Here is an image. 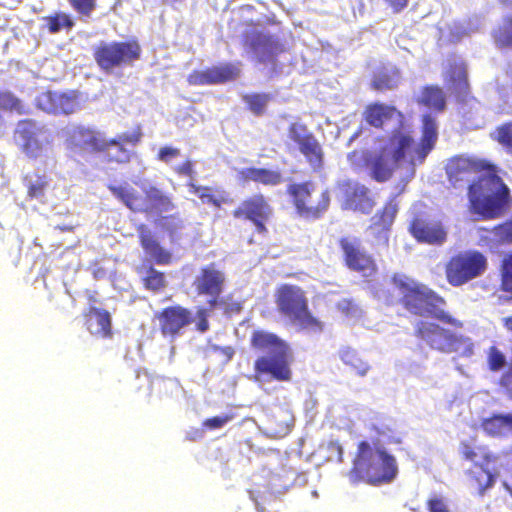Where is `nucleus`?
Wrapping results in <instances>:
<instances>
[{
	"mask_svg": "<svg viewBox=\"0 0 512 512\" xmlns=\"http://www.w3.org/2000/svg\"><path fill=\"white\" fill-rule=\"evenodd\" d=\"M422 122L423 136L420 144H416L401 126L379 154L355 151L348 156L350 162L356 164L363 160L368 166L370 176L378 182L387 181L394 172L402 185L400 191H403L406 184L414 178L416 166L424 162L438 138L435 119L424 115Z\"/></svg>",
	"mask_w": 512,
	"mask_h": 512,
	"instance_id": "1",
	"label": "nucleus"
},
{
	"mask_svg": "<svg viewBox=\"0 0 512 512\" xmlns=\"http://www.w3.org/2000/svg\"><path fill=\"white\" fill-rule=\"evenodd\" d=\"M446 172L454 185L473 182L469 184L471 208L484 218L498 217L510 201L509 189L498 176L496 167L485 161L455 157L448 162Z\"/></svg>",
	"mask_w": 512,
	"mask_h": 512,
	"instance_id": "2",
	"label": "nucleus"
},
{
	"mask_svg": "<svg viewBox=\"0 0 512 512\" xmlns=\"http://www.w3.org/2000/svg\"><path fill=\"white\" fill-rule=\"evenodd\" d=\"M393 282L402 294L403 304L409 312L420 316L432 315L437 320L454 327L462 326L459 320L444 311V300L427 286L404 274H396Z\"/></svg>",
	"mask_w": 512,
	"mask_h": 512,
	"instance_id": "3",
	"label": "nucleus"
},
{
	"mask_svg": "<svg viewBox=\"0 0 512 512\" xmlns=\"http://www.w3.org/2000/svg\"><path fill=\"white\" fill-rule=\"evenodd\" d=\"M352 483L380 486L393 482L398 475L396 459L386 450H357L349 471Z\"/></svg>",
	"mask_w": 512,
	"mask_h": 512,
	"instance_id": "4",
	"label": "nucleus"
},
{
	"mask_svg": "<svg viewBox=\"0 0 512 512\" xmlns=\"http://www.w3.org/2000/svg\"><path fill=\"white\" fill-rule=\"evenodd\" d=\"M252 346L264 355L255 361V369L261 374H269L279 381H287L291 377L288 361V346L277 335L259 330L251 338Z\"/></svg>",
	"mask_w": 512,
	"mask_h": 512,
	"instance_id": "5",
	"label": "nucleus"
},
{
	"mask_svg": "<svg viewBox=\"0 0 512 512\" xmlns=\"http://www.w3.org/2000/svg\"><path fill=\"white\" fill-rule=\"evenodd\" d=\"M14 142L29 159L46 162L54 159V137L43 124L33 120L18 122L14 131Z\"/></svg>",
	"mask_w": 512,
	"mask_h": 512,
	"instance_id": "6",
	"label": "nucleus"
},
{
	"mask_svg": "<svg viewBox=\"0 0 512 512\" xmlns=\"http://www.w3.org/2000/svg\"><path fill=\"white\" fill-rule=\"evenodd\" d=\"M277 306L295 326L310 332H320L321 323L308 311L303 291L292 285L282 286L277 293Z\"/></svg>",
	"mask_w": 512,
	"mask_h": 512,
	"instance_id": "7",
	"label": "nucleus"
},
{
	"mask_svg": "<svg viewBox=\"0 0 512 512\" xmlns=\"http://www.w3.org/2000/svg\"><path fill=\"white\" fill-rule=\"evenodd\" d=\"M141 47L136 40L100 42L94 48L97 65L106 73L115 69L132 66L140 58Z\"/></svg>",
	"mask_w": 512,
	"mask_h": 512,
	"instance_id": "8",
	"label": "nucleus"
},
{
	"mask_svg": "<svg viewBox=\"0 0 512 512\" xmlns=\"http://www.w3.org/2000/svg\"><path fill=\"white\" fill-rule=\"evenodd\" d=\"M109 189L116 198L121 200L132 211L152 213L155 210L161 214L170 212L173 209L170 199L155 187H151L146 191L148 203H145L137 196L135 190L129 186H110Z\"/></svg>",
	"mask_w": 512,
	"mask_h": 512,
	"instance_id": "9",
	"label": "nucleus"
},
{
	"mask_svg": "<svg viewBox=\"0 0 512 512\" xmlns=\"http://www.w3.org/2000/svg\"><path fill=\"white\" fill-rule=\"evenodd\" d=\"M487 261L477 251H466L454 256L448 263L447 279L453 286H461L480 276L486 269Z\"/></svg>",
	"mask_w": 512,
	"mask_h": 512,
	"instance_id": "10",
	"label": "nucleus"
},
{
	"mask_svg": "<svg viewBox=\"0 0 512 512\" xmlns=\"http://www.w3.org/2000/svg\"><path fill=\"white\" fill-rule=\"evenodd\" d=\"M313 191L314 185L311 182L291 184L288 188L298 213L303 217H318L321 212L328 208L330 202L328 192L323 191L320 195V200L315 203L311 198Z\"/></svg>",
	"mask_w": 512,
	"mask_h": 512,
	"instance_id": "11",
	"label": "nucleus"
},
{
	"mask_svg": "<svg viewBox=\"0 0 512 512\" xmlns=\"http://www.w3.org/2000/svg\"><path fill=\"white\" fill-rule=\"evenodd\" d=\"M288 138L297 145L299 151L305 156L314 170L322 167V148L304 124L292 123L288 130Z\"/></svg>",
	"mask_w": 512,
	"mask_h": 512,
	"instance_id": "12",
	"label": "nucleus"
},
{
	"mask_svg": "<svg viewBox=\"0 0 512 512\" xmlns=\"http://www.w3.org/2000/svg\"><path fill=\"white\" fill-rule=\"evenodd\" d=\"M225 275L213 265L202 268L196 275L193 286L199 295H206L211 309L218 303V298L223 291Z\"/></svg>",
	"mask_w": 512,
	"mask_h": 512,
	"instance_id": "13",
	"label": "nucleus"
},
{
	"mask_svg": "<svg viewBox=\"0 0 512 512\" xmlns=\"http://www.w3.org/2000/svg\"><path fill=\"white\" fill-rule=\"evenodd\" d=\"M245 50L259 62L272 60L279 50L278 43L258 28H251L245 35Z\"/></svg>",
	"mask_w": 512,
	"mask_h": 512,
	"instance_id": "14",
	"label": "nucleus"
},
{
	"mask_svg": "<svg viewBox=\"0 0 512 512\" xmlns=\"http://www.w3.org/2000/svg\"><path fill=\"white\" fill-rule=\"evenodd\" d=\"M341 247L344 252L347 266L360 272L364 277L372 276L376 271L374 260L362 248L356 239L341 240Z\"/></svg>",
	"mask_w": 512,
	"mask_h": 512,
	"instance_id": "15",
	"label": "nucleus"
},
{
	"mask_svg": "<svg viewBox=\"0 0 512 512\" xmlns=\"http://www.w3.org/2000/svg\"><path fill=\"white\" fill-rule=\"evenodd\" d=\"M64 133L68 145L76 148L101 150L106 144V139L100 133L83 126L68 125Z\"/></svg>",
	"mask_w": 512,
	"mask_h": 512,
	"instance_id": "16",
	"label": "nucleus"
},
{
	"mask_svg": "<svg viewBox=\"0 0 512 512\" xmlns=\"http://www.w3.org/2000/svg\"><path fill=\"white\" fill-rule=\"evenodd\" d=\"M418 336L432 349L449 353L452 334L439 325L430 321H421L417 325Z\"/></svg>",
	"mask_w": 512,
	"mask_h": 512,
	"instance_id": "17",
	"label": "nucleus"
},
{
	"mask_svg": "<svg viewBox=\"0 0 512 512\" xmlns=\"http://www.w3.org/2000/svg\"><path fill=\"white\" fill-rule=\"evenodd\" d=\"M239 69L233 64H223L203 71H194L188 77L191 85L219 84L237 77Z\"/></svg>",
	"mask_w": 512,
	"mask_h": 512,
	"instance_id": "18",
	"label": "nucleus"
},
{
	"mask_svg": "<svg viewBox=\"0 0 512 512\" xmlns=\"http://www.w3.org/2000/svg\"><path fill=\"white\" fill-rule=\"evenodd\" d=\"M162 334L174 338L191 322V313L182 307H169L158 316Z\"/></svg>",
	"mask_w": 512,
	"mask_h": 512,
	"instance_id": "19",
	"label": "nucleus"
},
{
	"mask_svg": "<svg viewBox=\"0 0 512 512\" xmlns=\"http://www.w3.org/2000/svg\"><path fill=\"white\" fill-rule=\"evenodd\" d=\"M365 119L374 127L395 128L401 126L403 116L392 106L376 103L367 107Z\"/></svg>",
	"mask_w": 512,
	"mask_h": 512,
	"instance_id": "20",
	"label": "nucleus"
},
{
	"mask_svg": "<svg viewBox=\"0 0 512 512\" xmlns=\"http://www.w3.org/2000/svg\"><path fill=\"white\" fill-rule=\"evenodd\" d=\"M269 214L270 207L265 202L263 196H255L244 201L234 212V216L237 218L245 217L251 220L259 232L265 230L264 221L268 218Z\"/></svg>",
	"mask_w": 512,
	"mask_h": 512,
	"instance_id": "21",
	"label": "nucleus"
},
{
	"mask_svg": "<svg viewBox=\"0 0 512 512\" xmlns=\"http://www.w3.org/2000/svg\"><path fill=\"white\" fill-rule=\"evenodd\" d=\"M346 198V207L361 213L371 212L374 202L369 195V190L357 182L348 181L342 185Z\"/></svg>",
	"mask_w": 512,
	"mask_h": 512,
	"instance_id": "22",
	"label": "nucleus"
},
{
	"mask_svg": "<svg viewBox=\"0 0 512 512\" xmlns=\"http://www.w3.org/2000/svg\"><path fill=\"white\" fill-rule=\"evenodd\" d=\"M410 232L419 241L428 244H442L447 232L439 222L415 220L410 226Z\"/></svg>",
	"mask_w": 512,
	"mask_h": 512,
	"instance_id": "23",
	"label": "nucleus"
},
{
	"mask_svg": "<svg viewBox=\"0 0 512 512\" xmlns=\"http://www.w3.org/2000/svg\"><path fill=\"white\" fill-rule=\"evenodd\" d=\"M480 20L475 17L469 20L453 21L446 24L445 27H440V41L458 42L463 37L470 35L480 29Z\"/></svg>",
	"mask_w": 512,
	"mask_h": 512,
	"instance_id": "24",
	"label": "nucleus"
},
{
	"mask_svg": "<svg viewBox=\"0 0 512 512\" xmlns=\"http://www.w3.org/2000/svg\"><path fill=\"white\" fill-rule=\"evenodd\" d=\"M139 134H122L116 139L106 140L105 147L102 150H106L110 160L118 163H123L129 160L130 151L125 148V144L134 145L139 141Z\"/></svg>",
	"mask_w": 512,
	"mask_h": 512,
	"instance_id": "25",
	"label": "nucleus"
},
{
	"mask_svg": "<svg viewBox=\"0 0 512 512\" xmlns=\"http://www.w3.org/2000/svg\"><path fill=\"white\" fill-rule=\"evenodd\" d=\"M139 237L142 247L155 261L159 264H166L170 260V254L163 249L158 242L154 239L152 232L145 225H140L138 228Z\"/></svg>",
	"mask_w": 512,
	"mask_h": 512,
	"instance_id": "26",
	"label": "nucleus"
},
{
	"mask_svg": "<svg viewBox=\"0 0 512 512\" xmlns=\"http://www.w3.org/2000/svg\"><path fill=\"white\" fill-rule=\"evenodd\" d=\"M238 176L243 181H254L270 186L282 182V175L279 171L264 168H244L238 171Z\"/></svg>",
	"mask_w": 512,
	"mask_h": 512,
	"instance_id": "27",
	"label": "nucleus"
},
{
	"mask_svg": "<svg viewBox=\"0 0 512 512\" xmlns=\"http://www.w3.org/2000/svg\"><path fill=\"white\" fill-rule=\"evenodd\" d=\"M86 318L87 328L91 334L100 337L109 335L111 319L107 311L91 307Z\"/></svg>",
	"mask_w": 512,
	"mask_h": 512,
	"instance_id": "28",
	"label": "nucleus"
},
{
	"mask_svg": "<svg viewBox=\"0 0 512 512\" xmlns=\"http://www.w3.org/2000/svg\"><path fill=\"white\" fill-rule=\"evenodd\" d=\"M482 428L490 436H506L512 432V413L494 414L482 421Z\"/></svg>",
	"mask_w": 512,
	"mask_h": 512,
	"instance_id": "29",
	"label": "nucleus"
},
{
	"mask_svg": "<svg viewBox=\"0 0 512 512\" xmlns=\"http://www.w3.org/2000/svg\"><path fill=\"white\" fill-rule=\"evenodd\" d=\"M449 69L446 72V78L453 86V90L458 94L466 93L468 89L466 67L461 59L453 58L448 60Z\"/></svg>",
	"mask_w": 512,
	"mask_h": 512,
	"instance_id": "30",
	"label": "nucleus"
},
{
	"mask_svg": "<svg viewBox=\"0 0 512 512\" xmlns=\"http://www.w3.org/2000/svg\"><path fill=\"white\" fill-rule=\"evenodd\" d=\"M339 356L342 362L350 366L359 376H365L368 373L370 369L369 364L360 359L354 350L343 348L340 350Z\"/></svg>",
	"mask_w": 512,
	"mask_h": 512,
	"instance_id": "31",
	"label": "nucleus"
},
{
	"mask_svg": "<svg viewBox=\"0 0 512 512\" xmlns=\"http://www.w3.org/2000/svg\"><path fill=\"white\" fill-rule=\"evenodd\" d=\"M398 81V71L394 67H385L374 76L373 84L378 90L391 89Z\"/></svg>",
	"mask_w": 512,
	"mask_h": 512,
	"instance_id": "32",
	"label": "nucleus"
},
{
	"mask_svg": "<svg viewBox=\"0 0 512 512\" xmlns=\"http://www.w3.org/2000/svg\"><path fill=\"white\" fill-rule=\"evenodd\" d=\"M49 187L48 178L45 175H34L27 179L28 197L43 201L45 191Z\"/></svg>",
	"mask_w": 512,
	"mask_h": 512,
	"instance_id": "33",
	"label": "nucleus"
},
{
	"mask_svg": "<svg viewBox=\"0 0 512 512\" xmlns=\"http://www.w3.org/2000/svg\"><path fill=\"white\" fill-rule=\"evenodd\" d=\"M421 103L428 107L442 111L445 108V97L441 89L426 87L422 93Z\"/></svg>",
	"mask_w": 512,
	"mask_h": 512,
	"instance_id": "34",
	"label": "nucleus"
},
{
	"mask_svg": "<svg viewBox=\"0 0 512 512\" xmlns=\"http://www.w3.org/2000/svg\"><path fill=\"white\" fill-rule=\"evenodd\" d=\"M78 108V102L74 92H57L55 114H71Z\"/></svg>",
	"mask_w": 512,
	"mask_h": 512,
	"instance_id": "35",
	"label": "nucleus"
},
{
	"mask_svg": "<svg viewBox=\"0 0 512 512\" xmlns=\"http://www.w3.org/2000/svg\"><path fill=\"white\" fill-rule=\"evenodd\" d=\"M398 212V205L392 200L390 201L383 209V212L380 216V226L381 232L380 237L383 240V243L388 241L387 229L393 223V220Z\"/></svg>",
	"mask_w": 512,
	"mask_h": 512,
	"instance_id": "36",
	"label": "nucleus"
},
{
	"mask_svg": "<svg viewBox=\"0 0 512 512\" xmlns=\"http://www.w3.org/2000/svg\"><path fill=\"white\" fill-rule=\"evenodd\" d=\"M474 343L466 336L452 334L449 353L456 352L460 356L469 357L473 354Z\"/></svg>",
	"mask_w": 512,
	"mask_h": 512,
	"instance_id": "37",
	"label": "nucleus"
},
{
	"mask_svg": "<svg viewBox=\"0 0 512 512\" xmlns=\"http://www.w3.org/2000/svg\"><path fill=\"white\" fill-rule=\"evenodd\" d=\"M190 192L197 195L202 203L211 204L215 207H220L222 200L212 193V189L209 187L196 186L193 182L189 183Z\"/></svg>",
	"mask_w": 512,
	"mask_h": 512,
	"instance_id": "38",
	"label": "nucleus"
},
{
	"mask_svg": "<svg viewBox=\"0 0 512 512\" xmlns=\"http://www.w3.org/2000/svg\"><path fill=\"white\" fill-rule=\"evenodd\" d=\"M493 37L499 46L512 45V19H504L503 24L494 31Z\"/></svg>",
	"mask_w": 512,
	"mask_h": 512,
	"instance_id": "39",
	"label": "nucleus"
},
{
	"mask_svg": "<svg viewBox=\"0 0 512 512\" xmlns=\"http://www.w3.org/2000/svg\"><path fill=\"white\" fill-rule=\"evenodd\" d=\"M489 369L493 372L502 370L507 365L505 355L496 347H490L487 356Z\"/></svg>",
	"mask_w": 512,
	"mask_h": 512,
	"instance_id": "40",
	"label": "nucleus"
},
{
	"mask_svg": "<svg viewBox=\"0 0 512 512\" xmlns=\"http://www.w3.org/2000/svg\"><path fill=\"white\" fill-rule=\"evenodd\" d=\"M57 92L47 91L36 98L37 106L47 112L55 114Z\"/></svg>",
	"mask_w": 512,
	"mask_h": 512,
	"instance_id": "41",
	"label": "nucleus"
},
{
	"mask_svg": "<svg viewBox=\"0 0 512 512\" xmlns=\"http://www.w3.org/2000/svg\"><path fill=\"white\" fill-rule=\"evenodd\" d=\"M0 108L24 113L23 104L19 99L9 92H0Z\"/></svg>",
	"mask_w": 512,
	"mask_h": 512,
	"instance_id": "42",
	"label": "nucleus"
},
{
	"mask_svg": "<svg viewBox=\"0 0 512 512\" xmlns=\"http://www.w3.org/2000/svg\"><path fill=\"white\" fill-rule=\"evenodd\" d=\"M233 414L224 413L221 415L208 418L203 422V427L208 430H218L223 428L226 424L232 421Z\"/></svg>",
	"mask_w": 512,
	"mask_h": 512,
	"instance_id": "43",
	"label": "nucleus"
},
{
	"mask_svg": "<svg viewBox=\"0 0 512 512\" xmlns=\"http://www.w3.org/2000/svg\"><path fill=\"white\" fill-rule=\"evenodd\" d=\"M245 101L253 113L261 114L268 102V96L265 94L248 95L245 96Z\"/></svg>",
	"mask_w": 512,
	"mask_h": 512,
	"instance_id": "44",
	"label": "nucleus"
},
{
	"mask_svg": "<svg viewBox=\"0 0 512 512\" xmlns=\"http://www.w3.org/2000/svg\"><path fill=\"white\" fill-rule=\"evenodd\" d=\"M502 287L507 292H512V253L503 260Z\"/></svg>",
	"mask_w": 512,
	"mask_h": 512,
	"instance_id": "45",
	"label": "nucleus"
},
{
	"mask_svg": "<svg viewBox=\"0 0 512 512\" xmlns=\"http://www.w3.org/2000/svg\"><path fill=\"white\" fill-rule=\"evenodd\" d=\"M165 284V278L164 275L155 269L151 268L148 271V274L145 278V285L148 289L151 290H158L162 288Z\"/></svg>",
	"mask_w": 512,
	"mask_h": 512,
	"instance_id": "46",
	"label": "nucleus"
},
{
	"mask_svg": "<svg viewBox=\"0 0 512 512\" xmlns=\"http://www.w3.org/2000/svg\"><path fill=\"white\" fill-rule=\"evenodd\" d=\"M493 234L499 243H512V221L494 228Z\"/></svg>",
	"mask_w": 512,
	"mask_h": 512,
	"instance_id": "47",
	"label": "nucleus"
},
{
	"mask_svg": "<svg viewBox=\"0 0 512 512\" xmlns=\"http://www.w3.org/2000/svg\"><path fill=\"white\" fill-rule=\"evenodd\" d=\"M72 25L71 19L65 14H57L55 17L48 19V27L52 33H56L62 28L71 27Z\"/></svg>",
	"mask_w": 512,
	"mask_h": 512,
	"instance_id": "48",
	"label": "nucleus"
},
{
	"mask_svg": "<svg viewBox=\"0 0 512 512\" xmlns=\"http://www.w3.org/2000/svg\"><path fill=\"white\" fill-rule=\"evenodd\" d=\"M496 139L512 152V123H507L498 128Z\"/></svg>",
	"mask_w": 512,
	"mask_h": 512,
	"instance_id": "49",
	"label": "nucleus"
},
{
	"mask_svg": "<svg viewBox=\"0 0 512 512\" xmlns=\"http://www.w3.org/2000/svg\"><path fill=\"white\" fill-rule=\"evenodd\" d=\"M337 307L343 314L350 318H358L361 315L360 308L349 299L339 301Z\"/></svg>",
	"mask_w": 512,
	"mask_h": 512,
	"instance_id": "50",
	"label": "nucleus"
},
{
	"mask_svg": "<svg viewBox=\"0 0 512 512\" xmlns=\"http://www.w3.org/2000/svg\"><path fill=\"white\" fill-rule=\"evenodd\" d=\"M426 507L428 512H450L444 499L437 495H433L427 500Z\"/></svg>",
	"mask_w": 512,
	"mask_h": 512,
	"instance_id": "51",
	"label": "nucleus"
},
{
	"mask_svg": "<svg viewBox=\"0 0 512 512\" xmlns=\"http://www.w3.org/2000/svg\"><path fill=\"white\" fill-rule=\"evenodd\" d=\"M207 318H208V310L207 309H199L194 318L191 316V322L195 323L198 331L206 332L209 328V323H208Z\"/></svg>",
	"mask_w": 512,
	"mask_h": 512,
	"instance_id": "52",
	"label": "nucleus"
},
{
	"mask_svg": "<svg viewBox=\"0 0 512 512\" xmlns=\"http://www.w3.org/2000/svg\"><path fill=\"white\" fill-rule=\"evenodd\" d=\"M180 155V150L173 147H163L159 150L158 158L159 160L169 163L172 158H175Z\"/></svg>",
	"mask_w": 512,
	"mask_h": 512,
	"instance_id": "53",
	"label": "nucleus"
},
{
	"mask_svg": "<svg viewBox=\"0 0 512 512\" xmlns=\"http://www.w3.org/2000/svg\"><path fill=\"white\" fill-rule=\"evenodd\" d=\"M73 7L82 14H88L94 7L95 0H70Z\"/></svg>",
	"mask_w": 512,
	"mask_h": 512,
	"instance_id": "54",
	"label": "nucleus"
},
{
	"mask_svg": "<svg viewBox=\"0 0 512 512\" xmlns=\"http://www.w3.org/2000/svg\"><path fill=\"white\" fill-rule=\"evenodd\" d=\"M464 455H465V458H466L467 460H471V461H473V462L475 463V465H476V466L481 467V468H482L486 473H489V469H488V467H487V464H488V462L490 461V457H489L487 454L483 455V458L485 459V460H484V462H478V461H476V459H475V458H476V456H477V453H476V451H475V450H465Z\"/></svg>",
	"mask_w": 512,
	"mask_h": 512,
	"instance_id": "55",
	"label": "nucleus"
},
{
	"mask_svg": "<svg viewBox=\"0 0 512 512\" xmlns=\"http://www.w3.org/2000/svg\"><path fill=\"white\" fill-rule=\"evenodd\" d=\"M501 385L506 388L509 397L512 399V364L501 378Z\"/></svg>",
	"mask_w": 512,
	"mask_h": 512,
	"instance_id": "56",
	"label": "nucleus"
},
{
	"mask_svg": "<svg viewBox=\"0 0 512 512\" xmlns=\"http://www.w3.org/2000/svg\"><path fill=\"white\" fill-rule=\"evenodd\" d=\"M175 171L181 175L189 176L191 179L193 178L194 171L191 161H186L182 165L177 166Z\"/></svg>",
	"mask_w": 512,
	"mask_h": 512,
	"instance_id": "57",
	"label": "nucleus"
},
{
	"mask_svg": "<svg viewBox=\"0 0 512 512\" xmlns=\"http://www.w3.org/2000/svg\"><path fill=\"white\" fill-rule=\"evenodd\" d=\"M396 11L404 8L408 0H387Z\"/></svg>",
	"mask_w": 512,
	"mask_h": 512,
	"instance_id": "58",
	"label": "nucleus"
},
{
	"mask_svg": "<svg viewBox=\"0 0 512 512\" xmlns=\"http://www.w3.org/2000/svg\"><path fill=\"white\" fill-rule=\"evenodd\" d=\"M505 326L511 333L510 341H512V317H508L505 319Z\"/></svg>",
	"mask_w": 512,
	"mask_h": 512,
	"instance_id": "59",
	"label": "nucleus"
},
{
	"mask_svg": "<svg viewBox=\"0 0 512 512\" xmlns=\"http://www.w3.org/2000/svg\"><path fill=\"white\" fill-rule=\"evenodd\" d=\"M5 131V123L2 119V117L0 116V135L3 134Z\"/></svg>",
	"mask_w": 512,
	"mask_h": 512,
	"instance_id": "60",
	"label": "nucleus"
},
{
	"mask_svg": "<svg viewBox=\"0 0 512 512\" xmlns=\"http://www.w3.org/2000/svg\"><path fill=\"white\" fill-rule=\"evenodd\" d=\"M358 448L364 449V448H371V447H370V444H369V443H367V442H365V441H362V442L359 444Z\"/></svg>",
	"mask_w": 512,
	"mask_h": 512,
	"instance_id": "61",
	"label": "nucleus"
},
{
	"mask_svg": "<svg viewBox=\"0 0 512 512\" xmlns=\"http://www.w3.org/2000/svg\"><path fill=\"white\" fill-rule=\"evenodd\" d=\"M375 448H381L382 445H384V442L382 440H379L378 442L374 443Z\"/></svg>",
	"mask_w": 512,
	"mask_h": 512,
	"instance_id": "62",
	"label": "nucleus"
},
{
	"mask_svg": "<svg viewBox=\"0 0 512 512\" xmlns=\"http://www.w3.org/2000/svg\"><path fill=\"white\" fill-rule=\"evenodd\" d=\"M167 221H168V219H167V218H162V219H161V222H160V225H162V226H166V225H167Z\"/></svg>",
	"mask_w": 512,
	"mask_h": 512,
	"instance_id": "63",
	"label": "nucleus"
},
{
	"mask_svg": "<svg viewBox=\"0 0 512 512\" xmlns=\"http://www.w3.org/2000/svg\"><path fill=\"white\" fill-rule=\"evenodd\" d=\"M342 452H343V450H342V449H339V450H338V460H339L340 462H342Z\"/></svg>",
	"mask_w": 512,
	"mask_h": 512,
	"instance_id": "64",
	"label": "nucleus"
}]
</instances>
